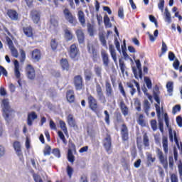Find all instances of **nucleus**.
I'll list each match as a JSON object with an SVG mask.
<instances>
[{
	"label": "nucleus",
	"mask_w": 182,
	"mask_h": 182,
	"mask_svg": "<svg viewBox=\"0 0 182 182\" xmlns=\"http://www.w3.org/2000/svg\"><path fill=\"white\" fill-rule=\"evenodd\" d=\"M2 111H3V117L5 119L6 122H9L11 117L15 113L11 107L9 106V100L4 99L2 100L1 104Z\"/></svg>",
	"instance_id": "1"
},
{
	"label": "nucleus",
	"mask_w": 182,
	"mask_h": 182,
	"mask_svg": "<svg viewBox=\"0 0 182 182\" xmlns=\"http://www.w3.org/2000/svg\"><path fill=\"white\" fill-rule=\"evenodd\" d=\"M156 154L164 168H165V170H167V168H168V161H167V155H164V154L163 153V151H161L159 148L156 149Z\"/></svg>",
	"instance_id": "2"
},
{
	"label": "nucleus",
	"mask_w": 182,
	"mask_h": 182,
	"mask_svg": "<svg viewBox=\"0 0 182 182\" xmlns=\"http://www.w3.org/2000/svg\"><path fill=\"white\" fill-rule=\"evenodd\" d=\"M136 67H132V71L135 79H143V71L141 70V63L140 60H135Z\"/></svg>",
	"instance_id": "3"
},
{
	"label": "nucleus",
	"mask_w": 182,
	"mask_h": 182,
	"mask_svg": "<svg viewBox=\"0 0 182 182\" xmlns=\"http://www.w3.org/2000/svg\"><path fill=\"white\" fill-rule=\"evenodd\" d=\"M64 16L66 21H68L71 25L73 26H75V25L77 23V21H76V17L73 16L72 15V13L69 11V9H65L63 11Z\"/></svg>",
	"instance_id": "4"
},
{
	"label": "nucleus",
	"mask_w": 182,
	"mask_h": 182,
	"mask_svg": "<svg viewBox=\"0 0 182 182\" xmlns=\"http://www.w3.org/2000/svg\"><path fill=\"white\" fill-rule=\"evenodd\" d=\"M87 100L90 109H91L92 112H95V113H97V101L96 100V99H95L93 96L90 95H88Z\"/></svg>",
	"instance_id": "5"
},
{
	"label": "nucleus",
	"mask_w": 182,
	"mask_h": 182,
	"mask_svg": "<svg viewBox=\"0 0 182 182\" xmlns=\"http://www.w3.org/2000/svg\"><path fill=\"white\" fill-rule=\"evenodd\" d=\"M13 147L20 160L21 161H23V154H22V150L21 149V143L18 141H14L13 144Z\"/></svg>",
	"instance_id": "6"
},
{
	"label": "nucleus",
	"mask_w": 182,
	"mask_h": 182,
	"mask_svg": "<svg viewBox=\"0 0 182 182\" xmlns=\"http://www.w3.org/2000/svg\"><path fill=\"white\" fill-rule=\"evenodd\" d=\"M74 85L76 90H82L83 88V78H82V76L77 75L74 77Z\"/></svg>",
	"instance_id": "7"
},
{
	"label": "nucleus",
	"mask_w": 182,
	"mask_h": 182,
	"mask_svg": "<svg viewBox=\"0 0 182 182\" xmlns=\"http://www.w3.org/2000/svg\"><path fill=\"white\" fill-rule=\"evenodd\" d=\"M30 16L34 23H38L41 21V11L33 9L31 11Z\"/></svg>",
	"instance_id": "8"
},
{
	"label": "nucleus",
	"mask_w": 182,
	"mask_h": 182,
	"mask_svg": "<svg viewBox=\"0 0 182 182\" xmlns=\"http://www.w3.org/2000/svg\"><path fill=\"white\" fill-rule=\"evenodd\" d=\"M26 72L27 75V77L30 79L31 80H33L36 77V74H35V68L31 65L28 64L26 68Z\"/></svg>",
	"instance_id": "9"
},
{
	"label": "nucleus",
	"mask_w": 182,
	"mask_h": 182,
	"mask_svg": "<svg viewBox=\"0 0 182 182\" xmlns=\"http://www.w3.org/2000/svg\"><path fill=\"white\" fill-rule=\"evenodd\" d=\"M121 136L124 141H127V140H129V129H127V126L124 124L122 125Z\"/></svg>",
	"instance_id": "10"
},
{
	"label": "nucleus",
	"mask_w": 182,
	"mask_h": 182,
	"mask_svg": "<svg viewBox=\"0 0 182 182\" xmlns=\"http://www.w3.org/2000/svg\"><path fill=\"white\" fill-rule=\"evenodd\" d=\"M14 75L16 79H21V71H19V62L18 60H14ZM19 86H21V80H18Z\"/></svg>",
	"instance_id": "11"
},
{
	"label": "nucleus",
	"mask_w": 182,
	"mask_h": 182,
	"mask_svg": "<svg viewBox=\"0 0 182 182\" xmlns=\"http://www.w3.org/2000/svg\"><path fill=\"white\" fill-rule=\"evenodd\" d=\"M96 92L99 100H101L102 102H105L106 100V97H105V95H103L102 86H100L99 83L96 84Z\"/></svg>",
	"instance_id": "12"
},
{
	"label": "nucleus",
	"mask_w": 182,
	"mask_h": 182,
	"mask_svg": "<svg viewBox=\"0 0 182 182\" xmlns=\"http://www.w3.org/2000/svg\"><path fill=\"white\" fill-rule=\"evenodd\" d=\"M104 147L107 153L110 151L112 149V138L109 136V135H107L104 139Z\"/></svg>",
	"instance_id": "13"
},
{
	"label": "nucleus",
	"mask_w": 182,
	"mask_h": 182,
	"mask_svg": "<svg viewBox=\"0 0 182 182\" xmlns=\"http://www.w3.org/2000/svg\"><path fill=\"white\" fill-rule=\"evenodd\" d=\"M38 119V115L35 112H32L28 114L27 118V124L28 126H32L33 123V120H36Z\"/></svg>",
	"instance_id": "14"
},
{
	"label": "nucleus",
	"mask_w": 182,
	"mask_h": 182,
	"mask_svg": "<svg viewBox=\"0 0 182 182\" xmlns=\"http://www.w3.org/2000/svg\"><path fill=\"white\" fill-rule=\"evenodd\" d=\"M109 50L114 63L117 65V55H116V49H114L113 44L109 45Z\"/></svg>",
	"instance_id": "15"
},
{
	"label": "nucleus",
	"mask_w": 182,
	"mask_h": 182,
	"mask_svg": "<svg viewBox=\"0 0 182 182\" xmlns=\"http://www.w3.org/2000/svg\"><path fill=\"white\" fill-rule=\"evenodd\" d=\"M136 122L139 126L141 127H146L147 122L146 121L144 115L143 114H139L136 118Z\"/></svg>",
	"instance_id": "16"
},
{
	"label": "nucleus",
	"mask_w": 182,
	"mask_h": 182,
	"mask_svg": "<svg viewBox=\"0 0 182 182\" xmlns=\"http://www.w3.org/2000/svg\"><path fill=\"white\" fill-rule=\"evenodd\" d=\"M101 56L102 58L103 65L109 66V54H107L105 50H102L101 51Z\"/></svg>",
	"instance_id": "17"
},
{
	"label": "nucleus",
	"mask_w": 182,
	"mask_h": 182,
	"mask_svg": "<svg viewBox=\"0 0 182 182\" xmlns=\"http://www.w3.org/2000/svg\"><path fill=\"white\" fill-rule=\"evenodd\" d=\"M162 146L165 154H168V140L167 136H163L162 138Z\"/></svg>",
	"instance_id": "18"
},
{
	"label": "nucleus",
	"mask_w": 182,
	"mask_h": 182,
	"mask_svg": "<svg viewBox=\"0 0 182 182\" xmlns=\"http://www.w3.org/2000/svg\"><path fill=\"white\" fill-rule=\"evenodd\" d=\"M79 43H83L85 42V33L83 31L78 29L75 32Z\"/></svg>",
	"instance_id": "19"
},
{
	"label": "nucleus",
	"mask_w": 182,
	"mask_h": 182,
	"mask_svg": "<svg viewBox=\"0 0 182 182\" xmlns=\"http://www.w3.org/2000/svg\"><path fill=\"white\" fill-rule=\"evenodd\" d=\"M8 16L11 19V21H18V12L14 10H8L7 11Z\"/></svg>",
	"instance_id": "20"
},
{
	"label": "nucleus",
	"mask_w": 182,
	"mask_h": 182,
	"mask_svg": "<svg viewBox=\"0 0 182 182\" xmlns=\"http://www.w3.org/2000/svg\"><path fill=\"white\" fill-rule=\"evenodd\" d=\"M77 47H76V45L73 44L70 46V58H75L76 56H77Z\"/></svg>",
	"instance_id": "21"
},
{
	"label": "nucleus",
	"mask_w": 182,
	"mask_h": 182,
	"mask_svg": "<svg viewBox=\"0 0 182 182\" xmlns=\"http://www.w3.org/2000/svg\"><path fill=\"white\" fill-rule=\"evenodd\" d=\"M105 87L107 96L108 97H112V96H113V89L112 88V84L107 81L105 84Z\"/></svg>",
	"instance_id": "22"
},
{
	"label": "nucleus",
	"mask_w": 182,
	"mask_h": 182,
	"mask_svg": "<svg viewBox=\"0 0 182 182\" xmlns=\"http://www.w3.org/2000/svg\"><path fill=\"white\" fill-rule=\"evenodd\" d=\"M79 22L81 23L82 26H85L86 23V20L85 19V13L82 11H79L77 13Z\"/></svg>",
	"instance_id": "23"
},
{
	"label": "nucleus",
	"mask_w": 182,
	"mask_h": 182,
	"mask_svg": "<svg viewBox=\"0 0 182 182\" xmlns=\"http://www.w3.org/2000/svg\"><path fill=\"white\" fill-rule=\"evenodd\" d=\"M119 106H120L122 114H124V116H127L129 114V108L127 107V106H126V104H124V102L122 101L119 104Z\"/></svg>",
	"instance_id": "24"
},
{
	"label": "nucleus",
	"mask_w": 182,
	"mask_h": 182,
	"mask_svg": "<svg viewBox=\"0 0 182 182\" xmlns=\"http://www.w3.org/2000/svg\"><path fill=\"white\" fill-rule=\"evenodd\" d=\"M166 89L169 96H172L174 90V83L171 81L168 82L166 84Z\"/></svg>",
	"instance_id": "25"
},
{
	"label": "nucleus",
	"mask_w": 182,
	"mask_h": 182,
	"mask_svg": "<svg viewBox=\"0 0 182 182\" xmlns=\"http://www.w3.org/2000/svg\"><path fill=\"white\" fill-rule=\"evenodd\" d=\"M32 59L36 60L37 62L39 61V59H41V50L38 49H35L34 50H33Z\"/></svg>",
	"instance_id": "26"
},
{
	"label": "nucleus",
	"mask_w": 182,
	"mask_h": 182,
	"mask_svg": "<svg viewBox=\"0 0 182 182\" xmlns=\"http://www.w3.org/2000/svg\"><path fill=\"white\" fill-rule=\"evenodd\" d=\"M144 110L146 116H149L150 112V102L147 100H145L144 102Z\"/></svg>",
	"instance_id": "27"
},
{
	"label": "nucleus",
	"mask_w": 182,
	"mask_h": 182,
	"mask_svg": "<svg viewBox=\"0 0 182 182\" xmlns=\"http://www.w3.org/2000/svg\"><path fill=\"white\" fill-rule=\"evenodd\" d=\"M58 20L51 18L50 20V29L51 31H56L58 26Z\"/></svg>",
	"instance_id": "28"
},
{
	"label": "nucleus",
	"mask_w": 182,
	"mask_h": 182,
	"mask_svg": "<svg viewBox=\"0 0 182 182\" xmlns=\"http://www.w3.org/2000/svg\"><path fill=\"white\" fill-rule=\"evenodd\" d=\"M67 100L70 103L75 102V95H73V90H68L67 92Z\"/></svg>",
	"instance_id": "29"
},
{
	"label": "nucleus",
	"mask_w": 182,
	"mask_h": 182,
	"mask_svg": "<svg viewBox=\"0 0 182 182\" xmlns=\"http://www.w3.org/2000/svg\"><path fill=\"white\" fill-rule=\"evenodd\" d=\"M60 65L63 70H69V62L67 59H62L60 60Z\"/></svg>",
	"instance_id": "30"
},
{
	"label": "nucleus",
	"mask_w": 182,
	"mask_h": 182,
	"mask_svg": "<svg viewBox=\"0 0 182 182\" xmlns=\"http://www.w3.org/2000/svg\"><path fill=\"white\" fill-rule=\"evenodd\" d=\"M23 32L25 33V36H28V38H31V36H33V33L32 31V27L23 28Z\"/></svg>",
	"instance_id": "31"
},
{
	"label": "nucleus",
	"mask_w": 182,
	"mask_h": 182,
	"mask_svg": "<svg viewBox=\"0 0 182 182\" xmlns=\"http://www.w3.org/2000/svg\"><path fill=\"white\" fill-rule=\"evenodd\" d=\"M65 39L67 41H72V39H73V34H72V32L68 29L65 30Z\"/></svg>",
	"instance_id": "32"
},
{
	"label": "nucleus",
	"mask_w": 182,
	"mask_h": 182,
	"mask_svg": "<svg viewBox=\"0 0 182 182\" xmlns=\"http://www.w3.org/2000/svg\"><path fill=\"white\" fill-rule=\"evenodd\" d=\"M165 21L168 22V23H171V14L168 11V9L166 8L165 9Z\"/></svg>",
	"instance_id": "33"
},
{
	"label": "nucleus",
	"mask_w": 182,
	"mask_h": 182,
	"mask_svg": "<svg viewBox=\"0 0 182 182\" xmlns=\"http://www.w3.org/2000/svg\"><path fill=\"white\" fill-rule=\"evenodd\" d=\"M52 151V147L48 144H46L43 151L44 156H50V152Z\"/></svg>",
	"instance_id": "34"
},
{
	"label": "nucleus",
	"mask_w": 182,
	"mask_h": 182,
	"mask_svg": "<svg viewBox=\"0 0 182 182\" xmlns=\"http://www.w3.org/2000/svg\"><path fill=\"white\" fill-rule=\"evenodd\" d=\"M87 49H88L89 53H92L93 56H97V51H96V48H95V46H93V45L89 44L87 46Z\"/></svg>",
	"instance_id": "35"
},
{
	"label": "nucleus",
	"mask_w": 182,
	"mask_h": 182,
	"mask_svg": "<svg viewBox=\"0 0 182 182\" xmlns=\"http://www.w3.org/2000/svg\"><path fill=\"white\" fill-rule=\"evenodd\" d=\"M104 23L105 25V28H112V23L110 22V18L109 16L105 15L104 16Z\"/></svg>",
	"instance_id": "36"
},
{
	"label": "nucleus",
	"mask_w": 182,
	"mask_h": 182,
	"mask_svg": "<svg viewBox=\"0 0 182 182\" xmlns=\"http://www.w3.org/2000/svg\"><path fill=\"white\" fill-rule=\"evenodd\" d=\"M100 42L101 43V45L104 46V48H106L107 49V42L106 41L105 35L100 34Z\"/></svg>",
	"instance_id": "37"
},
{
	"label": "nucleus",
	"mask_w": 182,
	"mask_h": 182,
	"mask_svg": "<svg viewBox=\"0 0 182 182\" xmlns=\"http://www.w3.org/2000/svg\"><path fill=\"white\" fill-rule=\"evenodd\" d=\"M143 144L145 147H149L150 146V142L149 140V136H147V134H144L143 136Z\"/></svg>",
	"instance_id": "38"
},
{
	"label": "nucleus",
	"mask_w": 182,
	"mask_h": 182,
	"mask_svg": "<svg viewBox=\"0 0 182 182\" xmlns=\"http://www.w3.org/2000/svg\"><path fill=\"white\" fill-rule=\"evenodd\" d=\"M68 160L70 163H74L75 161V156H73V153L70 149H69L68 152Z\"/></svg>",
	"instance_id": "39"
},
{
	"label": "nucleus",
	"mask_w": 182,
	"mask_h": 182,
	"mask_svg": "<svg viewBox=\"0 0 182 182\" xmlns=\"http://www.w3.org/2000/svg\"><path fill=\"white\" fill-rule=\"evenodd\" d=\"M94 70L97 76L98 77H102V68L100 67L99 65H95L94 68Z\"/></svg>",
	"instance_id": "40"
},
{
	"label": "nucleus",
	"mask_w": 182,
	"mask_h": 182,
	"mask_svg": "<svg viewBox=\"0 0 182 182\" xmlns=\"http://www.w3.org/2000/svg\"><path fill=\"white\" fill-rule=\"evenodd\" d=\"M147 161L149 163H154L156 161V158L153 157V155L150 152H146Z\"/></svg>",
	"instance_id": "41"
},
{
	"label": "nucleus",
	"mask_w": 182,
	"mask_h": 182,
	"mask_svg": "<svg viewBox=\"0 0 182 182\" xmlns=\"http://www.w3.org/2000/svg\"><path fill=\"white\" fill-rule=\"evenodd\" d=\"M92 71L90 70H85V80H90V79H92Z\"/></svg>",
	"instance_id": "42"
},
{
	"label": "nucleus",
	"mask_w": 182,
	"mask_h": 182,
	"mask_svg": "<svg viewBox=\"0 0 182 182\" xmlns=\"http://www.w3.org/2000/svg\"><path fill=\"white\" fill-rule=\"evenodd\" d=\"M68 122L70 126L71 127L75 126V119H73V115L69 114L68 116Z\"/></svg>",
	"instance_id": "43"
},
{
	"label": "nucleus",
	"mask_w": 182,
	"mask_h": 182,
	"mask_svg": "<svg viewBox=\"0 0 182 182\" xmlns=\"http://www.w3.org/2000/svg\"><path fill=\"white\" fill-rule=\"evenodd\" d=\"M144 82L146 85V87L148 89H151L153 84H151V80H150V78H149V77H144Z\"/></svg>",
	"instance_id": "44"
},
{
	"label": "nucleus",
	"mask_w": 182,
	"mask_h": 182,
	"mask_svg": "<svg viewBox=\"0 0 182 182\" xmlns=\"http://www.w3.org/2000/svg\"><path fill=\"white\" fill-rule=\"evenodd\" d=\"M119 68L121 69L122 73L124 75V70H126V65H124V62L122 60V59L119 60Z\"/></svg>",
	"instance_id": "45"
},
{
	"label": "nucleus",
	"mask_w": 182,
	"mask_h": 182,
	"mask_svg": "<svg viewBox=\"0 0 182 182\" xmlns=\"http://www.w3.org/2000/svg\"><path fill=\"white\" fill-rule=\"evenodd\" d=\"M60 129H62V130L64 132L65 134H66L68 133V128H66V124L65 123V122L60 120Z\"/></svg>",
	"instance_id": "46"
},
{
	"label": "nucleus",
	"mask_w": 182,
	"mask_h": 182,
	"mask_svg": "<svg viewBox=\"0 0 182 182\" xmlns=\"http://www.w3.org/2000/svg\"><path fill=\"white\" fill-rule=\"evenodd\" d=\"M168 164H169L170 168L173 170L174 167V159L173 158L172 155L168 156Z\"/></svg>",
	"instance_id": "47"
},
{
	"label": "nucleus",
	"mask_w": 182,
	"mask_h": 182,
	"mask_svg": "<svg viewBox=\"0 0 182 182\" xmlns=\"http://www.w3.org/2000/svg\"><path fill=\"white\" fill-rule=\"evenodd\" d=\"M118 16L121 19H124V10L123 9V7H119L118 10Z\"/></svg>",
	"instance_id": "48"
},
{
	"label": "nucleus",
	"mask_w": 182,
	"mask_h": 182,
	"mask_svg": "<svg viewBox=\"0 0 182 182\" xmlns=\"http://www.w3.org/2000/svg\"><path fill=\"white\" fill-rule=\"evenodd\" d=\"M6 41L7 42V45L9 49H12L13 48H15V46H14V42L11 40L9 37H6Z\"/></svg>",
	"instance_id": "49"
},
{
	"label": "nucleus",
	"mask_w": 182,
	"mask_h": 182,
	"mask_svg": "<svg viewBox=\"0 0 182 182\" xmlns=\"http://www.w3.org/2000/svg\"><path fill=\"white\" fill-rule=\"evenodd\" d=\"M50 46H51V49H53V50H56V49L58 48V42H56V40H55V39L51 40Z\"/></svg>",
	"instance_id": "50"
},
{
	"label": "nucleus",
	"mask_w": 182,
	"mask_h": 182,
	"mask_svg": "<svg viewBox=\"0 0 182 182\" xmlns=\"http://www.w3.org/2000/svg\"><path fill=\"white\" fill-rule=\"evenodd\" d=\"M20 53H21L20 62L23 63L25 62V59H26V54H25V51L23 49L20 50Z\"/></svg>",
	"instance_id": "51"
},
{
	"label": "nucleus",
	"mask_w": 182,
	"mask_h": 182,
	"mask_svg": "<svg viewBox=\"0 0 182 182\" xmlns=\"http://www.w3.org/2000/svg\"><path fill=\"white\" fill-rule=\"evenodd\" d=\"M151 127L154 130V132H156V130H157V121H156V119H152L151 121Z\"/></svg>",
	"instance_id": "52"
},
{
	"label": "nucleus",
	"mask_w": 182,
	"mask_h": 182,
	"mask_svg": "<svg viewBox=\"0 0 182 182\" xmlns=\"http://www.w3.org/2000/svg\"><path fill=\"white\" fill-rule=\"evenodd\" d=\"M155 109H156L157 117L158 119H160V117H161V109L160 108V106L158 105H156Z\"/></svg>",
	"instance_id": "53"
},
{
	"label": "nucleus",
	"mask_w": 182,
	"mask_h": 182,
	"mask_svg": "<svg viewBox=\"0 0 182 182\" xmlns=\"http://www.w3.org/2000/svg\"><path fill=\"white\" fill-rule=\"evenodd\" d=\"M168 48H167V44L164 41H162V46H161V53L162 55H164L166 52H167Z\"/></svg>",
	"instance_id": "54"
},
{
	"label": "nucleus",
	"mask_w": 182,
	"mask_h": 182,
	"mask_svg": "<svg viewBox=\"0 0 182 182\" xmlns=\"http://www.w3.org/2000/svg\"><path fill=\"white\" fill-rule=\"evenodd\" d=\"M67 173L70 178H71L72 174H73V168H72L70 166H67Z\"/></svg>",
	"instance_id": "55"
},
{
	"label": "nucleus",
	"mask_w": 182,
	"mask_h": 182,
	"mask_svg": "<svg viewBox=\"0 0 182 182\" xmlns=\"http://www.w3.org/2000/svg\"><path fill=\"white\" fill-rule=\"evenodd\" d=\"M164 120H165V124H166V127L168 129H171L168 115L167 114V113L164 114Z\"/></svg>",
	"instance_id": "56"
},
{
	"label": "nucleus",
	"mask_w": 182,
	"mask_h": 182,
	"mask_svg": "<svg viewBox=\"0 0 182 182\" xmlns=\"http://www.w3.org/2000/svg\"><path fill=\"white\" fill-rule=\"evenodd\" d=\"M158 8L163 12L164 11V0H159V3L158 4Z\"/></svg>",
	"instance_id": "57"
},
{
	"label": "nucleus",
	"mask_w": 182,
	"mask_h": 182,
	"mask_svg": "<svg viewBox=\"0 0 182 182\" xmlns=\"http://www.w3.org/2000/svg\"><path fill=\"white\" fill-rule=\"evenodd\" d=\"M181 110V107L178 105H176L173 107L172 113L173 114H176L177 112H180Z\"/></svg>",
	"instance_id": "58"
},
{
	"label": "nucleus",
	"mask_w": 182,
	"mask_h": 182,
	"mask_svg": "<svg viewBox=\"0 0 182 182\" xmlns=\"http://www.w3.org/2000/svg\"><path fill=\"white\" fill-rule=\"evenodd\" d=\"M4 75V76H8V71L3 66L0 65V76Z\"/></svg>",
	"instance_id": "59"
},
{
	"label": "nucleus",
	"mask_w": 182,
	"mask_h": 182,
	"mask_svg": "<svg viewBox=\"0 0 182 182\" xmlns=\"http://www.w3.org/2000/svg\"><path fill=\"white\" fill-rule=\"evenodd\" d=\"M52 153L53 155L55 156V157H58V159L59 157H60V151L59 150V149H53Z\"/></svg>",
	"instance_id": "60"
},
{
	"label": "nucleus",
	"mask_w": 182,
	"mask_h": 182,
	"mask_svg": "<svg viewBox=\"0 0 182 182\" xmlns=\"http://www.w3.org/2000/svg\"><path fill=\"white\" fill-rule=\"evenodd\" d=\"M10 50L11 52L12 56L14 58H18V50L15 49V47H13V48H10Z\"/></svg>",
	"instance_id": "61"
},
{
	"label": "nucleus",
	"mask_w": 182,
	"mask_h": 182,
	"mask_svg": "<svg viewBox=\"0 0 182 182\" xmlns=\"http://www.w3.org/2000/svg\"><path fill=\"white\" fill-rule=\"evenodd\" d=\"M171 182H178V177L175 173L171 174Z\"/></svg>",
	"instance_id": "62"
},
{
	"label": "nucleus",
	"mask_w": 182,
	"mask_h": 182,
	"mask_svg": "<svg viewBox=\"0 0 182 182\" xmlns=\"http://www.w3.org/2000/svg\"><path fill=\"white\" fill-rule=\"evenodd\" d=\"M33 179L36 182H43L41 176H39L38 174H33Z\"/></svg>",
	"instance_id": "63"
},
{
	"label": "nucleus",
	"mask_w": 182,
	"mask_h": 182,
	"mask_svg": "<svg viewBox=\"0 0 182 182\" xmlns=\"http://www.w3.org/2000/svg\"><path fill=\"white\" fill-rule=\"evenodd\" d=\"M176 123L179 127H182V117L181 116L176 117Z\"/></svg>",
	"instance_id": "64"
}]
</instances>
